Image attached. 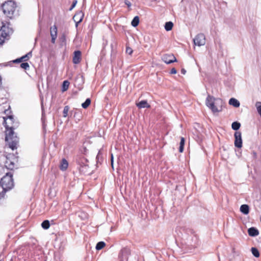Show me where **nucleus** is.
Masks as SVG:
<instances>
[{
    "instance_id": "1",
    "label": "nucleus",
    "mask_w": 261,
    "mask_h": 261,
    "mask_svg": "<svg viewBox=\"0 0 261 261\" xmlns=\"http://www.w3.org/2000/svg\"><path fill=\"white\" fill-rule=\"evenodd\" d=\"M3 118V124L6 128L5 141L9 147L14 150L17 149L18 143V139L14 132V129L18 126V123L14 121L12 115L4 117Z\"/></svg>"
},
{
    "instance_id": "2",
    "label": "nucleus",
    "mask_w": 261,
    "mask_h": 261,
    "mask_svg": "<svg viewBox=\"0 0 261 261\" xmlns=\"http://www.w3.org/2000/svg\"><path fill=\"white\" fill-rule=\"evenodd\" d=\"M205 105L214 113L222 110V100L220 98H215L210 95H208L206 98Z\"/></svg>"
},
{
    "instance_id": "3",
    "label": "nucleus",
    "mask_w": 261,
    "mask_h": 261,
    "mask_svg": "<svg viewBox=\"0 0 261 261\" xmlns=\"http://www.w3.org/2000/svg\"><path fill=\"white\" fill-rule=\"evenodd\" d=\"M16 7V3L12 1L5 2L2 5V9L4 14L10 19L13 17Z\"/></svg>"
},
{
    "instance_id": "4",
    "label": "nucleus",
    "mask_w": 261,
    "mask_h": 261,
    "mask_svg": "<svg viewBox=\"0 0 261 261\" xmlns=\"http://www.w3.org/2000/svg\"><path fill=\"white\" fill-rule=\"evenodd\" d=\"M12 30L5 25H3L0 29V45H2L6 39H8Z\"/></svg>"
},
{
    "instance_id": "5",
    "label": "nucleus",
    "mask_w": 261,
    "mask_h": 261,
    "mask_svg": "<svg viewBox=\"0 0 261 261\" xmlns=\"http://www.w3.org/2000/svg\"><path fill=\"white\" fill-rule=\"evenodd\" d=\"M234 142L235 147L241 148L242 147V134L240 132L237 131L234 133Z\"/></svg>"
},
{
    "instance_id": "6",
    "label": "nucleus",
    "mask_w": 261,
    "mask_h": 261,
    "mask_svg": "<svg viewBox=\"0 0 261 261\" xmlns=\"http://www.w3.org/2000/svg\"><path fill=\"white\" fill-rule=\"evenodd\" d=\"M194 43L195 45L197 46H202L205 44V36L203 34H198L194 39Z\"/></svg>"
},
{
    "instance_id": "7",
    "label": "nucleus",
    "mask_w": 261,
    "mask_h": 261,
    "mask_svg": "<svg viewBox=\"0 0 261 261\" xmlns=\"http://www.w3.org/2000/svg\"><path fill=\"white\" fill-rule=\"evenodd\" d=\"M162 60L167 64H169L177 61L175 57L173 54L165 55L162 57Z\"/></svg>"
},
{
    "instance_id": "8",
    "label": "nucleus",
    "mask_w": 261,
    "mask_h": 261,
    "mask_svg": "<svg viewBox=\"0 0 261 261\" xmlns=\"http://www.w3.org/2000/svg\"><path fill=\"white\" fill-rule=\"evenodd\" d=\"M57 27L56 25H53L50 28V34L51 38V42L54 44L57 37Z\"/></svg>"
},
{
    "instance_id": "9",
    "label": "nucleus",
    "mask_w": 261,
    "mask_h": 261,
    "mask_svg": "<svg viewBox=\"0 0 261 261\" xmlns=\"http://www.w3.org/2000/svg\"><path fill=\"white\" fill-rule=\"evenodd\" d=\"M83 17L84 14L82 12L77 13L74 15L73 19L75 23L76 27H77L78 24L82 21Z\"/></svg>"
},
{
    "instance_id": "10",
    "label": "nucleus",
    "mask_w": 261,
    "mask_h": 261,
    "mask_svg": "<svg viewBox=\"0 0 261 261\" xmlns=\"http://www.w3.org/2000/svg\"><path fill=\"white\" fill-rule=\"evenodd\" d=\"M81 60V52L80 50H76L74 52L73 57V63L74 64H79Z\"/></svg>"
},
{
    "instance_id": "11",
    "label": "nucleus",
    "mask_w": 261,
    "mask_h": 261,
    "mask_svg": "<svg viewBox=\"0 0 261 261\" xmlns=\"http://www.w3.org/2000/svg\"><path fill=\"white\" fill-rule=\"evenodd\" d=\"M248 233L250 237H256L259 234L258 230L255 227H250L248 230Z\"/></svg>"
},
{
    "instance_id": "12",
    "label": "nucleus",
    "mask_w": 261,
    "mask_h": 261,
    "mask_svg": "<svg viewBox=\"0 0 261 261\" xmlns=\"http://www.w3.org/2000/svg\"><path fill=\"white\" fill-rule=\"evenodd\" d=\"M228 103L230 105H231L235 108H238L240 106V103L239 100L234 98H231L229 100Z\"/></svg>"
},
{
    "instance_id": "13",
    "label": "nucleus",
    "mask_w": 261,
    "mask_h": 261,
    "mask_svg": "<svg viewBox=\"0 0 261 261\" xmlns=\"http://www.w3.org/2000/svg\"><path fill=\"white\" fill-rule=\"evenodd\" d=\"M137 106L140 109L145 108H148L150 107V105L147 103V101L146 100H142L140 101L139 102L137 103Z\"/></svg>"
},
{
    "instance_id": "14",
    "label": "nucleus",
    "mask_w": 261,
    "mask_h": 261,
    "mask_svg": "<svg viewBox=\"0 0 261 261\" xmlns=\"http://www.w3.org/2000/svg\"><path fill=\"white\" fill-rule=\"evenodd\" d=\"M240 211L245 215H247L249 212V207L247 204H243L240 207Z\"/></svg>"
},
{
    "instance_id": "15",
    "label": "nucleus",
    "mask_w": 261,
    "mask_h": 261,
    "mask_svg": "<svg viewBox=\"0 0 261 261\" xmlns=\"http://www.w3.org/2000/svg\"><path fill=\"white\" fill-rule=\"evenodd\" d=\"M68 166V162L66 159H63L62 160L61 164L60 165V169L62 171H64L67 169Z\"/></svg>"
},
{
    "instance_id": "16",
    "label": "nucleus",
    "mask_w": 261,
    "mask_h": 261,
    "mask_svg": "<svg viewBox=\"0 0 261 261\" xmlns=\"http://www.w3.org/2000/svg\"><path fill=\"white\" fill-rule=\"evenodd\" d=\"M173 27V23L171 21H168L165 23V29L167 31H170L172 30Z\"/></svg>"
},
{
    "instance_id": "17",
    "label": "nucleus",
    "mask_w": 261,
    "mask_h": 261,
    "mask_svg": "<svg viewBox=\"0 0 261 261\" xmlns=\"http://www.w3.org/2000/svg\"><path fill=\"white\" fill-rule=\"evenodd\" d=\"M69 86V82L68 81H64L62 86V92H65L67 90Z\"/></svg>"
},
{
    "instance_id": "18",
    "label": "nucleus",
    "mask_w": 261,
    "mask_h": 261,
    "mask_svg": "<svg viewBox=\"0 0 261 261\" xmlns=\"http://www.w3.org/2000/svg\"><path fill=\"white\" fill-rule=\"evenodd\" d=\"M139 23V17L138 16H135L132 21L131 24L133 27H137Z\"/></svg>"
},
{
    "instance_id": "19",
    "label": "nucleus",
    "mask_w": 261,
    "mask_h": 261,
    "mask_svg": "<svg viewBox=\"0 0 261 261\" xmlns=\"http://www.w3.org/2000/svg\"><path fill=\"white\" fill-rule=\"evenodd\" d=\"M5 166L8 169L10 170H12L14 168V164L9 160L6 161Z\"/></svg>"
},
{
    "instance_id": "20",
    "label": "nucleus",
    "mask_w": 261,
    "mask_h": 261,
    "mask_svg": "<svg viewBox=\"0 0 261 261\" xmlns=\"http://www.w3.org/2000/svg\"><path fill=\"white\" fill-rule=\"evenodd\" d=\"M240 126H241L240 123L237 122V121L233 122L231 124L232 128L233 130H236V131L238 130L240 128Z\"/></svg>"
},
{
    "instance_id": "21",
    "label": "nucleus",
    "mask_w": 261,
    "mask_h": 261,
    "mask_svg": "<svg viewBox=\"0 0 261 261\" xmlns=\"http://www.w3.org/2000/svg\"><path fill=\"white\" fill-rule=\"evenodd\" d=\"M185 140L184 137H181L180 139V146L179 148V151L180 152H182L184 151V148L185 145Z\"/></svg>"
},
{
    "instance_id": "22",
    "label": "nucleus",
    "mask_w": 261,
    "mask_h": 261,
    "mask_svg": "<svg viewBox=\"0 0 261 261\" xmlns=\"http://www.w3.org/2000/svg\"><path fill=\"white\" fill-rule=\"evenodd\" d=\"M41 226L43 228L45 229H48L50 226L49 221L48 220L43 221L41 224Z\"/></svg>"
},
{
    "instance_id": "23",
    "label": "nucleus",
    "mask_w": 261,
    "mask_h": 261,
    "mask_svg": "<svg viewBox=\"0 0 261 261\" xmlns=\"http://www.w3.org/2000/svg\"><path fill=\"white\" fill-rule=\"evenodd\" d=\"M252 254L255 256V257H258L259 256V253L257 249H256L255 247L251 248V249Z\"/></svg>"
},
{
    "instance_id": "24",
    "label": "nucleus",
    "mask_w": 261,
    "mask_h": 261,
    "mask_svg": "<svg viewBox=\"0 0 261 261\" xmlns=\"http://www.w3.org/2000/svg\"><path fill=\"white\" fill-rule=\"evenodd\" d=\"M90 103H91L90 99L87 98V99H86L85 101L82 104V107L84 109H86L89 106V105H90Z\"/></svg>"
},
{
    "instance_id": "25",
    "label": "nucleus",
    "mask_w": 261,
    "mask_h": 261,
    "mask_svg": "<svg viewBox=\"0 0 261 261\" xmlns=\"http://www.w3.org/2000/svg\"><path fill=\"white\" fill-rule=\"evenodd\" d=\"M105 246V243L104 242H102V241L99 242L96 244L95 248L97 250H99L101 249L102 248H103Z\"/></svg>"
},
{
    "instance_id": "26",
    "label": "nucleus",
    "mask_w": 261,
    "mask_h": 261,
    "mask_svg": "<svg viewBox=\"0 0 261 261\" xmlns=\"http://www.w3.org/2000/svg\"><path fill=\"white\" fill-rule=\"evenodd\" d=\"M257 111L261 117V102L257 101L255 103Z\"/></svg>"
},
{
    "instance_id": "27",
    "label": "nucleus",
    "mask_w": 261,
    "mask_h": 261,
    "mask_svg": "<svg viewBox=\"0 0 261 261\" xmlns=\"http://www.w3.org/2000/svg\"><path fill=\"white\" fill-rule=\"evenodd\" d=\"M32 56V53L31 52H29L25 55L22 56L21 58L22 60L27 61Z\"/></svg>"
},
{
    "instance_id": "28",
    "label": "nucleus",
    "mask_w": 261,
    "mask_h": 261,
    "mask_svg": "<svg viewBox=\"0 0 261 261\" xmlns=\"http://www.w3.org/2000/svg\"><path fill=\"white\" fill-rule=\"evenodd\" d=\"M68 111H69L68 106H65L64 107V110H63V117H66L67 116Z\"/></svg>"
},
{
    "instance_id": "29",
    "label": "nucleus",
    "mask_w": 261,
    "mask_h": 261,
    "mask_svg": "<svg viewBox=\"0 0 261 261\" xmlns=\"http://www.w3.org/2000/svg\"><path fill=\"white\" fill-rule=\"evenodd\" d=\"M20 67L24 69H27L29 68V65L27 62L22 63L20 64Z\"/></svg>"
},
{
    "instance_id": "30",
    "label": "nucleus",
    "mask_w": 261,
    "mask_h": 261,
    "mask_svg": "<svg viewBox=\"0 0 261 261\" xmlns=\"http://www.w3.org/2000/svg\"><path fill=\"white\" fill-rule=\"evenodd\" d=\"M133 49L129 47H127L126 48V52L128 55H131L133 53Z\"/></svg>"
},
{
    "instance_id": "31",
    "label": "nucleus",
    "mask_w": 261,
    "mask_h": 261,
    "mask_svg": "<svg viewBox=\"0 0 261 261\" xmlns=\"http://www.w3.org/2000/svg\"><path fill=\"white\" fill-rule=\"evenodd\" d=\"M125 4L127 5L128 8H130L132 4L129 1H128V0H125Z\"/></svg>"
},
{
    "instance_id": "32",
    "label": "nucleus",
    "mask_w": 261,
    "mask_h": 261,
    "mask_svg": "<svg viewBox=\"0 0 261 261\" xmlns=\"http://www.w3.org/2000/svg\"><path fill=\"white\" fill-rule=\"evenodd\" d=\"M76 4H77V1L76 0H74L73 2L71 8H70V10H71L73 8H74V7L76 5Z\"/></svg>"
},
{
    "instance_id": "33",
    "label": "nucleus",
    "mask_w": 261,
    "mask_h": 261,
    "mask_svg": "<svg viewBox=\"0 0 261 261\" xmlns=\"http://www.w3.org/2000/svg\"><path fill=\"white\" fill-rule=\"evenodd\" d=\"M177 73V71L174 68H172L170 71L171 74H176Z\"/></svg>"
},
{
    "instance_id": "34",
    "label": "nucleus",
    "mask_w": 261,
    "mask_h": 261,
    "mask_svg": "<svg viewBox=\"0 0 261 261\" xmlns=\"http://www.w3.org/2000/svg\"><path fill=\"white\" fill-rule=\"evenodd\" d=\"M111 165L112 168H113V163H114V156L113 154H111Z\"/></svg>"
},
{
    "instance_id": "35",
    "label": "nucleus",
    "mask_w": 261,
    "mask_h": 261,
    "mask_svg": "<svg viewBox=\"0 0 261 261\" xmlns=\"http://www.w3.org/2000/svg\"><path fill=\"white\" fill-rule=\"evenodd\" d=\"M22 60L21 58H18V59H16V60H14V61H13V62H14V63H19V62H20Z\"/></svg>"
},
{
    "instance_id": "36",
    "label": "nucleus",
    "mask_w": 261,
    "mask_h": 261,
    "mask_svg": "<svg viewBox=\"0 0 261 261\" xmlns=\"http://www.w3.org/2000/svg\"><path fill=\"white\" fill-rule=\"evenodd\" d=\"M181 72L182 74H185L186 73V70L185 69H182Z\"/></svg>"
},
{
    "instance_id": "37",
    "label": "nucleus",
    "mask_w": 261,
    "mask_h": 261,
    "mask_svg": "<svg viewBox=\"0 0 261 261\" xmlns=\"http://www.w3.org/2000/svg\"><path fill=\"white\" fill-rule=\"evenodd\" d=\"M8 111H9L8 110H6L5 111V113H6Z\"/></svg>"
}]
</instances>
